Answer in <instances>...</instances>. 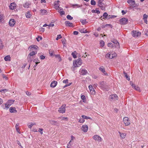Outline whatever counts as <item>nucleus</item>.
I'll use <instances>...</instances> for the list:
<instances>
[{
    "label": "nucleus",
    "instance_id": "nucleus-56",
    "mask_svg": "<svg viewBox=\"0 0 148 148\" xmlns=\"http://www.w3.org/2000/svg\"><path fill=\"white\" fill-rule=\"evenodd\" d=\"M59 12L60 13V15L61 16L64 15L65 14V12L63 11H62Z\"/></svg>",
    "mask_w": 148,
    "mask_h": 148
},
{
    "label": "nucleus",
    "instance_id": "nucleus-12",
    "mask_svg": "<svg viewBox=\"0 0 148 148\" xmlns=\"http://www.w3.org/2000/svg\"><path fill=\"white\" fill-rule=\"evenodd\" d=\"M9 7L10 9L14 10L16 8V4L15 3H12L10 4Z\"/></svg>",
    "mask_w": 148,
    "mask_h": 148
},
{
    "label": "nucleus",
    "instance_id": "nucleus-42",
    "mask_svg": "<svg viewBox=\"0 0 148 148\" xmlns=\"http://www.w3.org/2000/svg\"><path fill=\"white\" fill-rule=\"evenodd\" d=\"M3 47V44L2 41L0 39V48L2 49Z\"/></svg>",
    "mask_w": 148,
    "mask_h": 148
},
{
    "label": "nucleus",
    "instance_id": "nucleus-17",
    "mask_svg": "<svg viewBox=\"0 0 148 148\" xmlns=\"http://www.w3.org/2000/svg\"><path fill=\"white\" fill-rule=\"evenodd\" d=\"M81 75H86L88 73V71L87 70L85 69L81 70L80 71Z\"/></svg>",
    "mask_w": 148,
    "mask_h": 148
},
{
    "label": "nucleus",
    "instance_id": "nucleus-35",
    "mask_svg": "<svg viewBox=\"0 0 148 148\" xmlns=\"http://www.w3.org/2000/svg\"><path fill=\"white\" fill-rule=\"evenodd\" d=\"M82 117L83 118V119H92L91 118V117H89V116H87L85 115H82Z\"/></svg>",
    "mask_w": 148,
    "mask_h": 148
},
{
    "label": "nucleus",
    "instance_id": "nucleus-3",
    "mask_svg": "<svg viewBox=\"0 0 148 148\" xmlns=\"http://www.w3.org/2000/svg\"><path fill=\"white\" fill-rule=\"evenodd\" d=\"M128 19L126 18L123 17L119 20L120 24L122 25H124L127 24L128 22Z\"/></svg>",
    "mask_w": 148,
    "mask_h": 148
},
{
    "label": "nucleus",
    "instance_id": "nucleus-21",
    "mask_svg": "<svg viewBox=\"0 0 148 148\" xmlns=\"http://www.w3.org/2000/svg\"><path fill=\"white\" fill-rule=\"evenodd\" d=\"M132 87L135 90L137 91L140 90V88L138 86H136L135 84H132Z\"/></svg>",
    "mask_w": 148,
    "mask_h": 148
},
{
    "label": "nucleus",
    "instance_id": "nucleus-26",
    "mask_svg": "<svg viewBox=\"0 0 148 148\" xmlns=\"http://www.w3.org/2000/svg\"><path fill=\"white\" fill-rule=\"evenodd\" d=\"M37 53L36 52H35L34 51H32L29 54L28 56H33L35 55Z\"/></svg>",
    "mask_w": 148,
    "mask_h": 148
},
{
    "label": "nucleus",
    "instance_id": "nucleus-8",
    "mask_svg": "<svg viewBox=\"0 0 148 148\" xmlns=\"http://www.w3.org/2000/svg\"><path fill=\"white\" fill-rule=\"evenodd\" d=\"M15 21L14 19H11L9 22V25L10 26L13 27L15 24Z\"/></svg>",
    "mask_w": 148,
    "mask_h": 148
},
{
    "label": "nucleus",
    "instance_id": "nucleus-13",
    "mask_svg": "<svg viewBox=\"0 0 148 148\" xmlns=\"http://www.w3.org/2000/svg\"><path fill=\"white\" fill-rule=\"evenodd\" d=\"M102 4L103 3H102V1H101V0H99L98 1V6H99V7L101 8V9L102 10H103V9L104 8V7L103 5H102Z\"/></svg>",
    "mask_w": 148,
    "mask_h": 148
},
{
    "label": "nucleus",
    "instance_id": "nucleus-50",
    "mask_svg": "<svg viewBox=\"0 0 148 148\" xmlns=\"http://www.w3.org/2000/svg\"><path fill=\"white\" fill-rule=\"evenodd\" d=\"M100 44L101 46L103 47L104 45V42L103 40H101L100 42Z\"/></svg>",
    "mask_w": 148,
    "mask_h": 148
},
{
    "label": "nucleus",
    "instance_id": "nucleus-11",
    "mask_svg": "<svg viewBox=\"0 0 148 148\" xmlns=\"http://www.w3.org/2000/svg\"><path fill=\"white\" fill-rule=\"evenodd\" d=\"M93 138L95 140H97L98 141H101V138L97 135H95Z\"/></svg>",
    "mask_w": 148,
    "mask_h": 148
},
{
    "label": "nucleus",
    "instance_id": "nucleus-58",
    "mask_svg": "<svg viewBox=\"0 0 148 148\" xmlns=\"http://www.w3.org/2000/svg\"><path fill=\"white\" fill-rule=\"evenodd\" d=\"M143 19H147L148 16L146 15V14H145L143 15Z\"/></svg>",
    "mask_w": 148,
    "mask_h": 148
},
{
    "label": "nucleus",
    "instance_id": "nucleus-40",
    "mask_svg": "<svg viewBox=\"0 0 148 148\" xmlns=\"http://www.w3.org/2000/svg\"><path fill=\"white\" fill-rule=\"evenodd\" d=\"M92 12L93 13H97V14H99L100 13V12L99 10H92Z\"/></svg>",
    "mask_w": 148,
    "mask_h": 148
},
{
    "label": "nucleus",
    "instance_id": "nucleus-10",
    "mask_svg": "<svg viewBox=\"0 0 148 148\" xmlns=\"http://www.w3.org/2000/svg\"><path fill=\"white\" fill-rule=\"evenodd\" d=\"M65 24L66 26L69 27H73L74 26L72 23H71L68 21H66L65 22Z\"/></svg>",
    "mask_w": 148,
    "mask_h": 148
},
{
    "label": "nucleus",
    "instance_id": "nucleus-9",
    "mask_svg": "<svg viewBox=\"0 0 148 148\" xmlns=\"http://www.w3.org/2000/svg\"><path fill=\"white\" fill-rule=\"evenodd\" d=\"M99 70H100L103 73L104 75H108V73H107L105 70V69L104 67L103 66H100L99 68Z\"/></svg>",
    "mask_w": 148,
    "mask_h": 148
},
{
    "label": "nucleus",
    "instance_id": "nucleus-62",
    "mask_svg": "<svg viewBox=\"0 0 148 148\" xmlns=\"http://www.w3.org/2000/svg\"><path fill=\"white\" fill-rule=\"evenodd\" d=\"M40 58L41 60H44L45 59V57L43 55H41L40 56Z\"/></svg>",
    "mask_w": 148,
    "mask_h": 148
},
{
    "label": "nucleus",
    "instance_id": "nucleus-33",
    "mask_svg": "<svg viewBox=\"0 0 148 148\" xmlns=\"http://www.w3.org/2000/svg\"><path fill=\"white\" fill-rule=\"evenodd\" d=\"M108 46L110 47L111 48H112L114 47V45L112 43H109L107 44Z\"/></svg>",
    "mask_w": 148,
    "mask_h": 148
},
{
    "label": "nucleus",
    "instance_id": "nucleus-54",
    "mask_svg": "<svg viewBox=\"0 0 148 148\" xmlns=\"http://www.w3.org/2000/svg\"><path fill=\"white\" fill-rule=\"evenodd\" d=\"M53 51L52 50H50L49 51V53L50 54V56H52L53 55Z\"/></svg>",
    "mask_w": 148,
    "mask_h": 148
},
{
    "label": "nucleus",
    "instance_id": "nucleus-46",
    "mask_svg": "<svg viewBox=\"0 0 148 148\" xmlns=\"http://www.w3.org/2000/svg\"><path fill=\"white\" fill-rule=\"evenodd\" d=\"M66 18L68 20H71L73 19V17L69 15L67 16Z\"/></svg>",
    "mask_w": 148,
    "mask_h": 148
},
{
    "label": "nucleus",
    "instance_id": "nucleus-19",
    "mask_svg": "<svg viewBox=\"0 0 148 148\" xmlns=\"http://www.w3.org/2000/svg\"><path fill=\"white\" fill-rule=\"evenodd\" d=\"M88 87L90 90V91L91 92L92 91V94H94L95 92L93 87L91 85H89Z\"/></svg>",
    "mask_w": 148,
    "mask_h": 148
},
{
    "label": "nucleus",
    "instance_id": "nucleus-22",
    "mask_svg": "<svg viewBox=\"0 0 148 148\" xmlns=\"http://www.w3.org/2000/svg\"><path fill=\"white\" fill-rule=\"evenodd\" d=\"M131 6L130 7V9H132L133 8L136 7L137 5V4L134 1V3H132L130 4Z\"/></svg>",
    "mask_w": 148,
    "mask_h": 148
},
{
    "label": "nucleus",
    "instance_id": "nucleus-63",
    "mask_svg": "<svg viewBox=\"0 0 148 148\" xmlns=\"http://www.w3.org/2000/svg\"><path fill=\"white\" fill-rule=\"evenodd\" d=\"M43 130V129H42V128H40L39 129V132H40V134H42V133H43L42 130Z\"/></svg>",
    "mask_w": 148,
    "mask_h": 148
},
{
    "label": "nucleus",
    "instance_id": "nucleus-23",
    "mask_svg": "<svg viewBox=\"0 0 148 148\" xmlns=\"http://www.w3.org/2000/svg\"><path fill=\"white\" fill-rule=\"evenodd\" d=\"M108 16L109 15L107 12H104L103 15V18L105 19L108 18Z\"/></svg>",
    "mask_w": 148,
    "mask_h": 148
},
{
    "label": "nucleus",
    "instance_id": "nucleus-59",
    "mask_svg": "<svg viewBox=\"0 0 148 148\" xmlns=\"http://www.w3.org/2000/svg\"><path fill=\"white\" fill-rule=\"evenodd\" d=\"M2 77L3 78H5L6 80H8V78L7 77L5 76V74H3L2 75Z\"/></svg>",
    "mask_w": 148,
    "mask_h": 148
},
{
    "label": "nucleus",
    "instance_id": "nucleus-6",
    "mask_svg": "<svg viewBox=\"0 0 148 148\" xmlns=\"http://www.w3.org/2000/svg\"><path fill=\"white\" fill-rule=\"evenodd\" d=\"M123 122L126 126L129 125L130 123V121L127 117H125L123 118Z\"/></svg>",
    "mask_w": 148,
    "mask_h": 148
},
{
    "label": "nucleus",
    "instance_id": "nucleus-52",
    "mask_svg": "<svg viewBox=\"0 0 148 148\" xmlns=\"http://www.w3.org/2000/svg\"><path fill=\"white\" fill-rule=\"evenodd\" d=\"M36 39L37 40L38 42L40 40L42 39V37L40 36H38V38H36Z\"/></svg>",
    "mask_w": 148,
    "mask_h": 148
},
{
    "label": "nucleus",
    "instance_id": "nucleus-39",
    "mask_svg": "<svg viewBox=\"0 0 148 148\" xmlns=\"http://www.w3.org/2000/svg\"><path fill=\"white\" fill-rule=\"evenodd\" d=\"M40 11L43 15L47 14V11L45 10L41 9L40 10Z\"/></svg>",
    "mask_w": 148,
    "mask_h": 148
},
{
    "label": "nucleus",
    "instance_id": "nucleus-25",
    "mask_svg": "<svg viewBox=\"0 0 148 148\" xmlns=\"http://www.w3.org/2000/svg\"><path fill=\"white\" fill-rule=\"evenodd\" d=\"M77 53L76 51H74L72 53L71 55L73 57L75 58H77Z\"/></svg>",
    "mask_w": 148,
    "mask_h": 148
},
{
    "label": "nucleus",
    "instance_id": "nucleus-2",
    "mask_svg": "<svg viewBox=\"0 0 148 148\" xmlns=\"http://www.w3.org/2000/svg\"><path fill=\"white\" fill-rule=\"evenodd\" d=\"M82 64L81 58H79L76 60H75V62H73V67H78L79 66Z\"/></svg>",
    "mask_w": 148,
    "mask_h": 148
},
{
    "label": "nucleus",
    "instance_id": "nucleus-14",
    "mask_svg": "<svg viewBox=\"0 0 148 148\" xmlns=\"http://www.w3.org/2000/svg\"><path fill=\"white\" fill-rule=\"evenodd\" d=\"M82 130L85 132H86L87 131L88 127L87 125H83L82 127Z\"/></svg>",
    "mask_w": 148,
    "mask_h": 148
},
{
    "label": "nucleus",
    "instance_id": "nucleus-31",
    "mask_svg": "<svg viewBox=\"0 0 148 148\" xmlns=\"http://www.w3.org/2000/svg\"><path fill=\"white\" fill-rule=\"evenodd\" d=\"M80 21L82 23L83 25L86 24L88 23V22L86 21V20L85 19H81Z\"/></svg>",
    "mask_w": 148,
    "mask_h": 148
},
{
    "label": "nucleus",
    "instance_id": "nucleus-61",
    "mask_svg": "<svg viewBox=\"0 0 148 148\" xmlns=\"http://www.w3.org/2000/svg\"><path fill=\"white\" fill-rule=\"evenodd\" d=\"M34 125V124L32 123L28 125V126L29 128H31Z\"/></svg>",
    "mask_w": 148,
    "mask_h": 148
},
{
    "label": "nucleus",
    "instance_id": "nucleus-49",
    "mask_svg": "<svg viewBox=\"0 0 148 148\" xmlns=\"http://www.w3.org/2000/svg\"><path fill=\"white\" fill-rule=\"evenodd\" d=\"M90 3L92 5H95L96 4V2L94 0H91Z\"/></svg>",
    "mask_w": 148,
    "mask_h": 148
},
{
    "label": "nucleus",
    "instance_id": "nucleus-37",
    "mask_svg": "<svg viewBox=\"0 0 148 148\" xmlns=\"http://www.w3.org/2000/svg\"><path fill=\"white\" fill-rule=\"evenodd\" d=\"M54 56L56 58H58L59 62L61 61V59L60 55H55Z\"/></svg>",
    "mask_w": 148,
    "mask_h": 148
},
{
    "label": "nucleus",
    "instance_id": "nucleus-32",
    "mask_svg": "<svg viewBox=\"0 0 148 148\" xmlns=\"http://www.w3.org/2000/svg\"><path fill=\"white\" fill-rule=\"evenodd\" d=\"M14 101V100H8L7 103H8L9 105H10V106H11L12 104L13 103Z\"/></svg>",
    "mask_w": 148,
    "mask_h": 148
},
{
    "label": "nucleus",
    "instance_id": "nucleus-29",
    "mask_svg": "<svg viewBox=\"0 0 148 148\" xmlns=\"http://www.w3.org/2000/svg\"><path fill=\"white\" fill-rule=\"evenodd\" d=\"M119 133L120 134V136L122 138H125L126 135L125 134L123 133H121L119 132Z\"/></svg>",
    "mask_w": 148,
    "mask_h": 148
},
{
    "label": "nucleus",
    "instance_id": "nucleus-18",
    "mask_svg": "<svg viewBox=\"0 0 148 148\" xmlns=\"http://www.w3.org/2000/svg\"><path fill=\"white\" fill-rule=\"evenodd\" d=\"M49 123L52 125H57L59 124V122L54 120H49Z\"/></svg>",
    "mask_w": 148,
    "mask_h": 148
},
{
    "label": "nucleus",
    "instance_id": "nucleus-24",
    "mask_svg": "<svg viewBox=\"0 0 148 148\" xmlns=\"http://www.w3.org/2000/svg\"><path fill=\"white\" fill-rule=\"evenodd\" d=\"M106 58H108L110 59H112L113 58V57H112V55L111 53L109 54V53H107L106 56Z\"/></svg>",
    "mask_w": 148,
    "mask_h": 148
},
{
    "label": "nucleus",
    "instance_id": "nucleus-34",
    "mask_svg": "<svg viewBox=\"0 0 148 148\" xmlns=\"http://www.w3.org/2000/svg\"><path fill=\"white\" fill-rule=\"evenodd\" d=\"M79 31L81 33H86L87 32L86 29H85L84 28L81 29Z\"/></svg>",
    "mask_w": 148,
    "mask_h": 148
},
{
    "label": "nucleus",
    "instance_id": "nucleus-45",
    "mask_svg": "<svg viewBox=\"0 0 148 148\" xmlns=\"http://www.w3.org/2000/svg\"><path fill=\"white\" fill-rule=\"evenodd\" d=\"M116 16L109 15L108 19H109L110 18H116Z\"/></svg>",
    "mask_w": 148,
    "mask_h": 148
},
{
    "label": "nucleus",
    "instance_id": "nucleus-38",
    "mask_svg": "<svg viewBox=\"0 0 148 148\" xmlns=\"http://www.w3.org/2000/svg\"><path fill=\"white\" fill-rule=\"evenodd\" d=\"M31 57V56H29L27 58L28 62H29V63H30L32 61V59Z\"/></svg>",
    "mask_w": 148,
    "mask_h": 148
},
{
    "label": "nucleus",
    "instance_id": "nucleus-28",
    "mask_svg": "<svg viewBox=\"0 0 148 148\" xmlns=\"http://www.w3.org/2000/svg\"><path fill=\"white\" fill-rule=\"evenodd\" d=\"M10 56L9 55H8L5 57L4 59L5 61H10Z\"/></svg>",
    "mask_w": 148,
    "mask_h": 148
},
{
    "label": "nucleus",
    "instance_id": "nucleus-5",
    "mask_svg": "<svg viewBox=\"0 0 148 148\" xmlns=\"http://www.w3.org/2000/svg\"><path fill=\"white\" fill-rule=\"evenodd\" d=\"M66 105H62V106L59 108L58 110L59 112L62 113H64L65 112V106Z\"/></svg>",
    "mask_w": 148,
    "mask_h": 148
},
{
    "label": "nucleus",
    "instance_id": "nucleus-27",
    "mask_svg": "<svg viewBox=\"0 0 148 148\" xmlns=\"http://www.w3.org/2000/svg\"><path fill=\"white\" fill-rule=\"evenodd\" d=\"M123 73L125 75V77L126 78L127 80H128V81H129L130 80V78L127 75V74L124 71L123 72Z\"/></svg>",
    "mask_w": 148,
    "mask_h": 148
},
{
    "label": "nucleus",
    "instance_id": "nucleus-55",
    "mask_svg": "<svg viewBox=\"0 0 148 148\" xmlns=\"http://www.w3.org/2000/svg\"><path fill=\"white\" fill-rule=\"evenodd\" d=\"M16 129V131L17 132L19 133L20 134L21 132H20V129L19 128V127H16L15 126Z\"/></svg>",
    "mask_w": 148,
    "mask_h": 148
},
{
    "label": "nucleus",
    "instance_id": "nucleus-4",
    "mask_svg": "<svg viewBox=\"0 0 148 148\" xmlns=\"http://www.w3.org/2000/svg\"><path fill=\"white\" fill-rule=\"evenodd\" d=\"M109 99L111 100H113L114 101H116L118 100V97L117 95H110L109 97Z\"/></svg>",
    "mask_w": 148,
    "mask_h": 148
},
{
    "label": "nucleus",
    "instance_id": "nucleus-15",
    "mask_svg": "<svg viewBox=\"0 0 148 148\" xmlns=\"http://www.w3.org/2000/svg\"><path fill=\"white\" fill-rule=\"evenodd\" d=\"M57 84V82L56 81H52L51 84L50 86L51 87L54 88L55 87Z\"/></svg>",
    "mask_w": 148,
    "mask_h": 148
},
{
    "label": "nucleus",
    "instance_id": "nucleus-36",
    "mask_svg": "<svg viewBox=\"0 0 148 148\" xmlns=\"http://www.w3.org/2000/svg\"><path fill=\"white\" fill-rule=\"evenodd\" d=\"M31 16L29 12H27V13L26 14V16L27 18H30Z\"/></svg>",
    "mask_w": 148,
    "mask_h": 148
},
{
    "label": "nucleus",
    "instance_id": "nucleus-30",
    "mask_svg": "<svg viewBox=\"0 0 148 148\" xmlns=\"http://www.w3.org/2000/svg\"><path fill=\"white\" fill-rule=\"evenodd\" d=\"M114 45V47L118 49L120 47L119 44L118 42H117L116 43L113 44Z\"/></svg>",
    "mask_w": 148,
    "mask_h": 148
},
{
    "label": "nucleus",
    "instance_id": "nucleus-53",
    "mask_svg": "<svg viewBox=\"0 0 148 148\" xmlns=\"http://www.w3.org/2000/svg\"><path fill=\"white\" fill-rule=\"evenodd\" d=\"M62 38V36L60 34L58 35L57 37L56 38V40H58L59 39H60Z\"/></svg>",
    "mask_w": 148,
    "mask_h": 148
},
{
    "label": "nucleus",
    "instance_id": "nucleus-20",
    "mask_svg": "<svg viewBox=\"0 0 148 148\" xmlns=\"http://www.w3.org/2000/svg\"><path fill=\"white\" fill-rule=\"evenodd\" d=\"M60 2L59 1H55L54 2V5L57 8L56 9H58V8H59L60 5L59 4V3Z\"/></svg>",
    "mask_w": 148,
    "mask_h": 148
},
{
    "label": "nucleus",
    "instance_id": "nucleus-1",
    "mask_svg": "<svg viewBox=\"0 0 148 148\" xmlns=\"http://www.w3.org/2000/svg\"><path fill=\"white\" fill-rule=\"evenodd\" d=\"M99 87L103 90L108 91L109 90V86L103 81H100L99 82Z\"/></svg>",
    "mask_w": 148,
    "mask_h": 148
},
{
    "label": "nucleus",
    "instance_id": "nucleus-48",
    "mask_svg": "<svg viewBox=\"0 0 148 148\" xmlns=\"http://www.w3.org/2000/svg\"><path fill=\"white\" fill-rule=\"evenodd\" d=\"M82 5H81V6H80L78 4H73L72 5V7H73L74 8H75V7H76L77 8H79L81 6H82Z\"/></svg>",
    "mask_w": 148,
    "mask_h": 148
},
{
    "label": "nucleus",
    "instance_id": "nucleus-51",
    "mask_svg": "<svg viewBox=\"0 0 148 148\" xmlns=\"http://www.w3.org/2000/svg\"><path fill=\"white\" fill-rule=\"evenodd\" d=\"M84 119L82 118L79 119V122L80 123H83L85 121V120Z\"/></svg>",
    "mask_w": 148,
    "mask_h": 148
},
{
    "label": "nucleus",
    "instance_id": "nucleus-64",
    "mask_svg": "<svg viewBox=\"0 0 148 148\" xmlns=\"http://www.w3.org/2000/svg\"><path fill=\"white\" fill-rule=\"evenodd\" d=\"M81 98L83 100H84L86 99L85 97V96L84 95H82L81 96Z\"/></svg>",
    "mask_w": 148,
    "mask_h": 148
},
{
    "label": "nucleus",
    "instance_id": "nucleus-44",
    "mask_svg": "<svg viewBox=\"0 0 148 148\" xmlns=\"http://www.w3.org/2000/svg\"><path fill=\"white\" fill-rule=\"evenodd\" d=\"M5 108H6V109H8L10 106V105L8 104L7 103H6L5 104Z\"/></svg>",
    "mask_w": 148,
    "mask_h": 148
},
{
    "label": "nucleus",
    "instance_id": "nucleus-7",
    "mask_svg": "<svg viewBox=\"0 0 148 148\" xmlns=\"http://www.w3.org/2000/svg\"><path fill=\"white\" fill-rule=\"evenodd\" d=\"M132 36L134 37H137L140 35L141 33L137 32L136 31H133L132 32Z\"/></svg>",
    "mask_w": 148,
    "mask_h": 148
},
{
    "label": "nucleus",
    "instance_id": "nucleus-57",
    "mask_svg": "<svg viewBox=\"0 0 148 148\" xmlns=\"http://www.w3.org/2000/svg\"><path fill=\"white\" fill-rule=\"evenodd\" d=\"M111 42L113 43V44H115L116 43L118 42V41L116 40H111Z\"/></svg>",
    "mask_w": 148,
    "mask_h": 148
},
{
    "label": "nucleus",
    "instance_id": "nucleus-16",
    "mask_svg": "<svg viewBox=\"0 0 148 148\" xmlns=\"http://www.w3.org/2000/svg\"><path fill=\"white\" fill-rule=\"evenodd\" d=\"M9 110L11 113H16L17 112V110H16V108L13 107H11L9 109Z\"/></svg>",
    "mask_w": 148,
    "mask_h": 148
},
{
    "label": "nucleus",
    "instance_id": "nucleus-41",
    "mask_svg": "<svg viewBox=\"0 0 148 148\" xmlns=\"http://www.w3.org/2000/svg\"><path fill=\"white\" fill-rule=\"evenodd\" d=\"M29 4L26 2L25 3V4H24V5H23V6L25 7V8H29Z\"/></svg>",
    "mask_w": 148,
    "mask_h": 148
},
{
    "label": "nucleus",
    "instance_id": "nucleus-47",
    "mask_svg": "<svg viewBox=\"0 0 148 148\" xmlns=\"http://www.w3.org/2000/svg\"><path fill=\"white\" fill-rule=\"evenodd\" d=\"M134 0H128L127 1L128 3L130 4L132 3H134Z\"/></svg>",
    "mask_w": 148,
    "mask_h": 148
},
{
    "label": "nucleus",
    "instance_id": "nucleus-43",
    "mask_svg": "<svg viewBox=\"0 0 148 148\" xmlns=\"http://www.w3.org/2000/svg\"><path fill=\"white\" fill-rule=\"evenodd\" d=\"M3 20V14H0V23H2Z\"/></svg>",
    "mask_w": 148,
    "mask_h": 148
},
{
    "label": "nucleus",
    "instance_id": "nucleus-60",
    "mask_svg": "<svg viewBox=\"0 0 148 148\" xmlns=\"http://www.w3.org/2000/svg\"><path fill=\"white\" fill-rule=\"evenodd\" d=\"M68 80L67 79H66V80H63V83H64L65 84L67 83H68Z\"/></svg>",
    "mask_w": 148,
    "mask_h": 148
}]
</instances>
